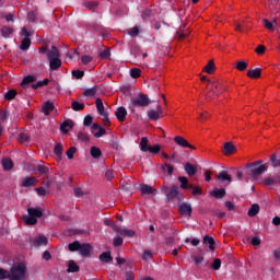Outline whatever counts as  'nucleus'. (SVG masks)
Instances as JSON below:
<instances>
[{"mask_svg":"<svg viewBox=\"0 0 280 280\" xmlns=\"http://www.w3.org/2000/svg\"><path fill=\"white\" fill-rule=\"evenodd\" d=\"M245 174H247V176H252L253 178H257V176H261V174H264V172L268 171V165L264 164V161H256L254 163H247L245 165Z\"/></svg>","mask_w":280,"mask_h":280,"instance_id":"f257e3e1","label":"nucleus"},{"mask_svg":"<svg viewBox=\"0 0 280 280\" xmlns=\"http://www.w3.org/2000/svg\"><path fill=\"white\" fill-rule=\"evenodd\" d=\"M162 194L166 196L167 202H172L173 200H178V202H183L185 200V195L180 192V189L177 185L170 186H162L161 188Z\"/></svg>","mask_w":280,"mask_h":280,"instance_id":"f03ea898","label":"nucleus"},{"mask_svg":"<svg viewBox=\"0 0 280 280\" xmlns=\"http://www.w3.org/2000/svg\"><path fill=\"white\" fill-rule=\"evenodd\" d=\"M151 103L150 96L139 93L138 96L131 98L128 108L131 113H135L137 108H147Z\"/></svg>","mask_w":280,"mask_h":280,"instance_id":"7ed1b4c3","label":"nucleus"},{"mask_svg":"<svg viewBox=\"0 0 280 280\" xmlns=\"http://www.w3.org/2000/svg\"><path fill=\"white\" fill-rule=\"evenodd\" d=\"M27 214L23 215L22 220L27 226H34L38 223V218H43V209L40 208H28Z\"/></svg>","mask_w":280,"mask_h":280,"instance_id":"20e7f679","label":"nucleus"},{"mask_svg":"<svg viewBox=\"0 0 280 280\" xmlns=\"http://www.w3.org/2000/svg\"><path fill=\"white\" fill-rule=\"evenodd\" d=\"M11 280H24L27 267L23 262H19L11 267Z\"/></svg>","mask_w":280,"mask_h":280,"instance_id":"39448f33","label":"nucleus"},{"mask_svg":"<svg viewBox=\"0 0 280 280\" xmlns=\"http://www.w3.org/2000/svg\"><path fill=\"white\" fill-rule=\"evenodd\" d=\"M201 82H208V85H207V90H208V93H207V97H210V98H213L215 97V95H219L218 92V86H220V83L218 82H212L211 80L207 79V77H201Z\"/></svg>","mask_w":280,"mask_h":280,"instance_id":"423d86ee","label":"nucleus"},{"mask_svg":"<svg viewBox=\"0 0 280 280\" xmlns=\"http://www.w3.org/2000/svg\"><path fill=\"white\" fill-rule=\"evenodd\" d=\"M147 115L150 121H159L163 117V108L158 104L156 109H150Z\"/></svg>","mask_w":280,"mask_h":280,"instance_id":"0eeeda50","label":"nucleus"},{"mask_svg":"<svg viewBox=\"0 0 280 280\" xmlns=\"http://www.w3.org/2000/svg\"><path fill=\"white\" fill-rule=\"evenodd\" d=\"M112 229L113 231H115V233H118L119 235H124L125 237H135V235L137 234L135 230L121 229L119 228V225L115 223L112 224Z\"/></svg>","mask_w":280,"mask_h":280,"instance_id":"6e6552de","label":"nucleus"},{"mask_svg":"<svg viewBox=\"0 0 280 280\" xmlns=\"http://www.w3.org/2000/svg\"><path fill=\"white\" fill-rule=\"evenodd\" d=\"M139 190L141 191L142 196H156V194H159V190H156V188L148 184H140Z\"/></svg>","mask_w":280,"mask_h":280,"instance_id":"1a4fd4ad","label":"nucleus"},{"mask_svg":"<svg viewBox=\"0 0 280 280\" xmlns=\"http://www.w3.org/2000/svg\"><path fill=\"white\" fill-rule=\"evenodd\" d=\"M178 212L180 213V215L191 218V213H194V208H191V203L183 202L178 206Z\"/></svg>","mask_w":280,"mask_h":280,"instance_id":"9d476101","label":"nucleus"},{"mask_svg":"<svg viewBox=\"0 0 280 280\" xmlns=\"http://www.w3.org/2000/svg\"><path fill=\"white\" fill-rule=\"evenodd\" d=\"M91 250H93V246L89 243H83L79 248V254L81 257H89L91 255Z\"/></svg>","mask_w":280,"mask_h":280,"instance_id":"9b49d317","label":"nucleus"},{"mask_svg":"<svg viewBox=\"0 0 280 280\" xmlns=\"http://www.w3.org/2000/svg\"><path fill=\"white\" fill-rule=\"evenodd\" d=\"M174 141L176 144H178L180 148H189L190 150H196V147L191 145L187 139L180 137V136H177L174 138Z\"/></svg>","mask_w":280,"mask_h":280,"instance_id":"f8f14e48","label":"nucleus"},{"mask_svg":"<svg viewBox=\"0 0 280 280\" xmlns=\"http://www.w3.org/2000/svg\"><path fill=\"white\" fill-rule=\"evenodd\" d=\"M234 152H237V149L233 145V142H225L223 144V154L225 156H230V154H234Z\"/></svg>","mask_w":280,"mask_h":280,"instance_id":"ddd939ff","label":"nucleus"},{"mask_svg":"<svg viewBox=\"0 0 280 280\" xmlns=\"http://www.w3.org/2000/svg\"><path fill=\"white\" fill-rule=\"evenodd\" d=\"M115 115H116V119H118V121H124L126 119V116L128 115V110L126 109V107L120 106L115 112Z\"/></svg>","mask_w":280,"mask_h":280,"instance_id":"4468645a","label":"nucleus"},{"mask_svg":"<svg viewBox=\"0 0 280 280\" xmlns=\"http://www.w3.org/2000/svg\"><path fill=\"white\" fill-rule=\"evenodd\" d=\"M210 196L220 200L221 198H224V196H226V189H224V188H214L210 192Z\"/></svg>","mask_w":280,"mask_h":280,"instance_id":"2eb2a0df","label":"nucleus"},{"mask_svg":"<svg viewBox=\"0 0 280 280\" xmlns=\"http://www.w3.org/2000/svg\"><path fill=\"white\" fill-rule=\"evenodd\" d=\"M49 241H47L46 236H38L33 241V246L38 248L39 246H47Z\"/></svg>","mask_w":280,"mask_h":280,"instance_id":"dca6fc26","label":"nucleus"},{"mask_svg":"<svg viewBox=\"0 0 280 280\" xmlns=\"http://www.w3.org/2000/svg\"><path fill=\"white\" fill-rule=\"evenodd\" d=\"M47 58H48V60H54V59L60 58V50H58V47L52 46L51 50L47 51Z\"/></svg>","mask_w":280,"mask_h":280,"instance_id":"f3484780","label":"nucleus"},{"mask_svg":"<svg viewBox=\"0 0 280 280\" xmlns=\"http://www.w3.org/2000/svg\"><path fill=\"white\" fill-rule=\"evenodd\" d=\"M184 170L186 174H188V176H196V172H198V168L196 167V165L189 162L185 164Z\"/></svg>","mask_w":280,"mask_h":280,"instance_id":"a211bd4d","label":"nucleus"},{"mask_svg":"<svg viewBox=\"0 0 280 280\" xmlns=\"http://www.w3.org/2000/svg\"><path fill=\"white\" fill-rule=\"evenodd\" d=\"M50 71H56L62 67V60L60 58L57 59H48Z\"/></svg>","mask_w":280,"mask_h":280,"instance_id":"6ab92c4d","label":"nucleus"},{"mask_svg":"<svg viewBox=\"0 0 280 280\" xmlns=\"http://www.w3.org/2000/svg\"><path fill=\"white\" fill-rule=\"evenodd\" d=\"M72 128H73V122L71 120H65L60 125V130L63 135H67L69 132V130H71Z\"/></svg>","mask_w":280,"mask_h":280,"instance_id":"aec40b11","label":"nucleus"},{"mask_svg":"<svg viewBox=\"0 0 280 280\" xmlns=\"http://www.w3.org/2000/svg\"><path fill=\"white\" fill-rule=\"evenodd\" d=\"M2 166L4 172H10V170H13L14 167V162H12V159L10 158H4L2 159Z\"/></svg>","mask_w":280,"mask_h":280,"instance_id":"412c9836","label":"nucleus"},{"mask_svg":"<svg viewBox=\"0 0 280 280\" xmlns=\"http://www.w3.org/2000/svg\"><path fill=\"white\" fill-rule=\"evenodd\" d=\"M178 182L180 183V189H189L194 187V184H189V179L185 176H179Z\"/></svg>","mask_w":280,"mask_h":280,"instance_id":"4be33fe9","label":"nucleus"},{"mask_svg":"<svg viewBox=\"0 0 280 280\" xmlns=\"http://www.w3.org/2000/svg\"><path fill=\"white\" fill-rule=\"evenodd\" d=\"M38 183V179L36 177H26L22 180V187H34Z\"/></svg>","mask_w":280,"mask_h":280,"instance_id":"5701e85b","label":"nucleus"},{"mask_svg":"<svg viewBox=\"0 0 280 280\" xmlns=\"http://www.w3.org/2000/svg\"><path fill=\"white\" fill-rule=\"evenodd\" d=\"M54 108H55L54 102L48 101V102L44 103L42 110H43L44 115H49L51 113V110H54Z\"/></svg>","mask_w":280,"mask_h":280,"instance_id":"b1692460","label":"nucleus"},{"mask_svg":"<svg viewBox=\"0 0 280 280\" xmlns=\"http://www.w3.org/2000/svg\"><path fill=\"white\" fill-rule=\"evenodd\" d=\"M247 77L252 79L261 78V68L249 69L247 71Z\"/></svg>","mask_w":280,"mask_h":280,"instance_id":"393cba45","label":"nucleus"},{"mask_svg":"<svg viewBox=\"0 0 280 280\" xmlns=\"http://www.w3.org/2000/svg\"><path fill=\"white\" fill-rule=\"evenodd\" d=\"M203 244L209 246L210 250H215V240L213 237L209 235L203 236Z\"/></svg>","mask_w":280,"mask_h":280,"instance_id":"a878e982","label":"nucleus"},{"mask_svg":"<svg viewBox=\"0 0 280 280\" xmlns=\"http://www.w3.org/2000/svg\"><path fill=\"white\" fill-rule=\"evenodd\" d=\"M217 178L218 180H221V183H224L225 180H228V183H231L232 180L231 175H229V172L226 171H221Z\"/></svg>","mask_w":280,"mask_h":280,"instance_id":"bb28decb","label":"nucleus"},{"mask_svg":"<svg viewBox=\"0 0 280 280\" xmlns=\"http://www.w3.org/2000/svg\"><path fill=\"white\" fill-rule=\"evenodd\" d=\"M85 104L84 103H80L78 101H72L71 103V108L72 110H74L75 113L80 112V110H84L85 108Z\"/></svg>","mask_w":280,"mask_h":280,"instance_id":"cd10ccee","label":"nucleus"},{"mask_svg":"<svg viewBox=\"0 0 280 280\" xmlns=\"http://www.w3.org/2000/svg\"><path fill=\"white\" fill-rule=\"evenodd\" d=\"M96 94H97V85H94L93 88L86 89L83 92V95L85 97H95Z\"/></svg>","mask_w":280,"mask_h":280,"instance_id":"c85d7f7f","label":"nucleus"},{"mask_svg":"<svg viewBox=\"0 0 280 280\" xmlns=\"http://www.w3.org/2000/svg\"><path fill=\"white\" fill-rule=\"evenodd\" d=\"M81 245L82 244L79 241H74L73 243H70L68 245V249L70 250V253H79Z\"/></svg>","mask_w":280,"mask_h":280,"instance_id":"c756f323","label":"nucleus"},{"mask_svg":"<svg viewBox=\"0 0 280 280\" xmlns=\"http://www.w3.org/2000/svg\"><path fill=\"white\" fill-rule=\"evenodd\" d=\"M67 272H80V266L73 260H69Z\"/></svg>","mask_w":280,"mask_h":280,"instance_id":"7c9ffc66","label":"nucleus"},{"mask_svg":"<svg viewBox=\"0 0 280 280\" xmlns=\"http://www.w3.org/2000/svg\"><path fill=\"white\" fill-rule=\"evenodd\" d=\"M31 45H32V40L30 38L25 37L21 42L20 49L22 51H27V49H30Z\"/></svg>","mask_w":280,"mask_h":280,"instance_id":"2f4dec72","label":"nucleus"},{"mask_svg":"<svg viewBox=\"0 0 280 280\" xmlns=\"http://www.w3.org/2000/svg\"><path fill=\"white\" fill-rule=\"evenodd\" d=\"M130 54L131 56H135V58H138V56H141V47L137 44H132L130 46Z\"/></svg>","mask_w":280,"mask_h":280,"instance_id":"473e14b6","label":"nucleus"},{"mask_svg":"<svg viewBox=\"0 0 280 280\" xmlns=\"http://www.w3.org/2000/svg\"><path fill=\"white\" fill-rule=\"evenodd\" d=\"M96 110H97L98 115L106 114V110L104 109V102L100 97L96 98Z\"/></svg>","mask_w":280,"mask_h":280,"instance_id":"72a5a7b5","label":"nucleus"},{"mask_svg":"<svg viewBox=\"0 0 280 280\" xmlns=\"http://www.w3.org/2000/svg\"><path fill=\"white\" fill-rule=\"evenodd\" d=\"M257 213H259V205L253 203L250 209L247 212V215H249V218H255Z\"/></svg>","mask_w":280,"mask_h":280,"instance_id":"f704fd0d","label":"nucleus"},{"mask_svg":"<svg viewBox=\"0 0 280 280\" xmlns=\"http://www.w3.org/2000/svg\"><path fill=\"white\" fill-rule=\"evenodd\" d=\"M100 259L104 264H109V261H113V256H110V252H104L100 255Z\"/></svg>","mask_w":280,"mask_h":280,"instance_id":"c9c22d12","label":"nucleus"},{"mask_svg":"<svg viewBox=\"0 0 280 280\" xmlns=\"http://www.w3.org/2000/svg\"><path fill=\"white\" fill-rule=\"evenodd\" d=\"M92 159H100L102 156V150L97 147H92L90 150Z\"/></svg>","mask_w":280,"mask_h":280,"instance_id":"e433bc0d","label":"nucleus"},{"mask_svg":"<svg viewBox=\"0 0 280 280\" xmlns=\"http://www.w3.org/2000/svg\"><path fill=\"white\" fill-rule=\"evenodd\" d=\"M203 71L206 73H209L210 75L213 73V71H215V63L213 62V60H210L208 62V65L203 68Z\"/></svg>","mask_w":280,"mask_h":280,"instance_id":"4c0bfd02","label":"nucleus"},{"mask_svg":"<svg viewBox=\"0 0 280 280\" xmlns=\"http://www.w3.org/2000/svg\"><path fill=\"white\" fill-rule=\"evenodd\" d=\"M13 33H14V28H12V27L3 26L1 28V34H2L3 38H9L10 35Z\"/></svg>","mask_w":280,"mask_h":280,"instance_id":"58836bf2","label":"nucleus"},{"mask_svg":"<svg viewBox=\"0 0 280 280\" xmlns=\"http://www.w3.org/2000/svg\"><path fill=\"white\" fill-rule=\"evenodd\" d=\"M140 150L141 152H148V150H150V147L148 145V138L145 137L141 138Z\"/></svg>","mask_w":280,"mask_h":280,"instance_id":"ea45409f","label":"nucleus"},{"mask_svg":"<svg viewBox=\"0 0 280 280\" xmlns=\"http://www.w3.org/2000/svg\"><path fill=\"white\" fill-rule=\"evenodd\" d=\"M32 82H36V77L34 75H26L21 82V86H25V84H32Z\"/></svg>","mask_w":280,"mask_h":280,"instance_id":"a19ab883","label":"nucleus"},{"mask_svg":"<svg viewBox=\"0 0 280 280\" xmlns=\"http://www.w3.org/2000/svg\"><path fill=\"white\" fill-rule=\"evenodd\" d=\"M47 84H49V79H44L43 81H38L37 83L32 84V89H34V91H36V89L47 86Z\"/></svg>","mask_w":280,"mask_h":280,"instance_id":"79ce46f5","label":"nucleus"},{"mask_svg":"<svg viewBox=\"0 0 280 280\" xmlns=\"http://www.w3.org/2000/svg\"><path fill=\"white\" fill-rule=\"evenodd\" d=\"M0 279L1 280H4V279L12 280L11 271L0 268Z\"/></svg>","mask_w":280,"mask_h":280,"instance_id":"37998d69","label":"nucleus"},{"mask_svg":"<svg viewBox=\"0 0 280 280\" xmlns=\"http://www.w3.org/2000/svg\"><path fill=\"white\" fill-rule=\"evenodd\" d=\"M236 69H237V71H246V69H248V62H246L244 60L237 61Z\"/></svg>","mask_w":280,"mask_h":280,"instance_id":"c03bdc74","label":"nucleus"},{"mask_svg":"<svg viewBox=\"0 0 280 280\" xmlns=\"http://www.w3.org/2000/svg\"><path fill=\"white\" fill-rule=\"evenodd\" d=\"M18 95L16 90H9L5 94H4V100H8L9 102L14 100Z\"/></svg>","mask_w":280,"mask_h":280,"instance_id":"a18cd8bd","label":"nucleus"},{"mask_svg":"<svg viewBox=\"0 0 280 280\" xmlns=\"http://www.w3.org/2000/svg\"><path fill=\"white\" fill-rule=\"evenodd\" d=\"M98 57L102 59V60H108L110 58V49H104L102 50L101 52H98Z\"/></svg>","mask_w":280,"mask_h":280,"instance_id":"49530a36","label":"nucleus"},{"mask_svg":"<svg viewBox=\"0 0 280 280\" xmlns=\"http://www.w3.org/2000/svg\"><path fill=\"white\" fill-rule=\"evenodd\" d=\"M130 77L133 78V80H137V78H141V69L132 68L130 70Z\"/></svg>","mask_w":280,"mask_h":280,"instance_id":"de8ad7c7","label":"nucleus"},{"mask_svg":"<svg viewBox=\"0 0 280 280\" xmlns=\"http://www.w3.org/2000/svg\"><path fill=\"white\" fill-rule=\"evenodd\" d=\"M212 270H220L222 268V260L220 258H215L211 265Z\"/></svg>","mask_w":280,"mask_h":280,"instance_id":"09e8293b","label":"nucleus"},{"mask_svg":"<svg viewBox=\"0 0 280 280\" xmlns=\"http://www.w3.org/2000/svg\"><path fill=\"white\" fill-rule=\"evenodd\" d=\"M78 139H79V141H82L83 143H89V141H90L89 135H86L82 131H79Z\"/></svg>","mask_w":280,"mask_h":280,"instance_id":"8fccbe9b","label":"nucleus"},{"mask_svg":"<svg viewBox=\"0 0 280 280\" xmlns=\"http://www.w3.org/2000/svg\"><path fill=\"white\" fill-rule=\"evenodd\" d=\"M83 126H85L86 128L93 126V116L91 115L85 116L83 120Z\"/></svg>","mask_w":280,"mask_h":280,"instance_id":"3c124183","label":"nucleus"},{"mask_svg":"<svg viewBox=\"0 0 280 280\" xmlns=\"http://www.w3.org/2000/svg\"><path fill=\"white\" fill-rule=\"evenodd\" d=\"M148 152H150L151 154H159V152H161V144L149 147Z\"/></svg>","mask_w":280,"mask_h":280,"instance_id":"603ef678","label":"nucleus"},{"mask_svg":"<svg viewBox=\"0 0 280 280\" xmlns=\"http://www.w3.org/2000/svg\"><path fill=\"white\" fill-rule=\"evenodd\" d=\"M72 77L75 78L77 80H82L84 78V71L73 70L72 71Z\"/></svg>","mask_w":280,"mask_h":280,"instance_id":"864d4df0","label":"nucleus"},{"mask_svg":"<svg viewBox=\"0 0 280 280\" xmlns=\"http://www.w3.org/2000/svg\"><path fill=\"white\" fill-rule=\"evenodd\" d=\"M113 246H115V248L124 246V238L121 236L115 237L113 241Z\"/></svg>","mask_w":280,"mask_h":280,"instance_id":"5fc2aeb1","label":"nucleus"},{"mask_svg":"<svg viewBox=\"0 0 280 280\" xmlns=\"http://www.w3.org/2000/svg\"><path fill=\"white\" fill-rule=\"evenodd\" d=\"M163 172H167L168 176H172V174H174V166H172L171 164H164L162 166Z\"/></svg>","mask_w":280,"mask_h":280,"instance_id":"6e6d98bb","label":"nucleus"},{"mask_svg":"<svg viewBox=\"0 0 280 280\" xmlns=\"http://www.w3.org/2000/svg\"><path fill=\"white\" fill-rule=\"evenodd\" d=\"M54 152L56 154V156H62V144L57 143L54 148Z\"/></svg>","mask_w":280,"mask_h":280,"instance_id":"4d7b16f0","label":"nucleus"},{"mask_svg":"<svg viewBox=\"0 0 280 280\" xmlns=\"http://www.w3.org/2000/svg\"><path fill=\"white\" fill-rule=\"evenodd\" d=\"M78 152V149L75 147H70L68 151L66 152L68 159H73V154Z\"/></svg>","mask_w":280,"mask_h":280,"instance_id":"13d9d810","label":"nucleus"},{"mask_svg":"<svg viewBox=\"0 0 280 280\" xmlns=\"http://www.w3.org/2000/svg\"><path fill=\"white\" fill-rule=\"evenodd\" d=\"M276 183H278V180L273 177H267L264 179V185L266 186L275 185Z\"/></svg>","mask_w":280,"mask_h":280,"instance_id":"bf43d9fd","label":"nucleus"},{"mask_svg":"<svg viewBox=\"0 0 280 280\" xmlns=\"http://www.w3.org/2000/svg\"><path fill=\"white\" fill-rule=\"evenodd\" d=\"M82 65H89V62H93V57L89 55H83L81 57Z\"/></svg>","mask_w":280,"mask_h":280,"instance_id":"052dcab7","label":"nucleus"},{"mask_svg":"<svg viewBox=\"0 0 280 280\" xmlns=\"http://www.w3.org/2000/svg\"><path fill=\"white\" fill-rule=\"evenodd\" d=\"M129 36H131V38H135L137 36H139V26H135L129 31Z\"/></svg>","mask_w":280,"mask_h":280,"instance_id":"680f3d73","label":"nucleus"},{"mask_svg":"<svg viewBox=\"0 0 280 280\" xmlns=\"http://www.w3.org/2000/svg\"><path fill=\"white\" fill-rule=\"evenodd\" d=\"M97 130L98 131L94 133L95 139H100L101 137H104L106 129L104 127H100Z\"/></svg>","mask_w":280,"mask_h":280,"instance_id":"e2e57ef3","label":"nucleus"},{"mask_svg":"<svg viewBox=\"0 0 280 280\" xmlns=\"http://www.w3.org/2000/svg\"><path fill=\"white\" fill-rule=\"evenodd\" d=\"M188 189H192V196H201L202 194V189L198 186L192 185V187Z\"/></svg>","mask_w":280,"mask_h":280,"instance_id":"0e129e2a","label":"nucleus"},{"mask_svg":"<svg viewBox=\"0 0 280 280\" xmlns=\"http://www.w3.org/2000/svg\"><path fill=\"white\" fill-rule=\"evenodd\" d=\"M28 140H30V137L26 133H20L18 137V141H20V143H25Z\"/></svg>","mask_w":280,"mask_h":280,"instance_id":"69168bd1","label":"nucleus"},{"mask_svg":"<svg viewBox=\"0 0 280 280\" xmlns=\"http://www.w3.org/2000/svg\"><path fill=\"white\" fill-rule=\"evenodd\" d=\"M37 172H39V174H48L49 173V167H47L45 165H38L37 166Z\"/></svg>","mask_w":280,"mask_h":280,"instance_id":"338daca9","label":"nucleus"},{"mask_svg":"<svg viewBox=\"0 0 280 280\" xmlns=\"http://www.w3.org/2000/svg\"><path fill=\"white\" fill-rule=\"evenodd\" d=\"M142 259H143L144 261H148V259H152V252H150V250H144V252H143V255H142Z\"/></svg>","mask_w":280,"mask_h":280,"instance_id":"774afa93","label":"nucleus"}]
</instances>
